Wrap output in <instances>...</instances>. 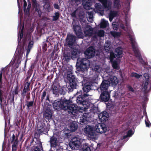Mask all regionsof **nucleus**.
<instances>
[{"mask_svg": "<svg viewBox=\"0 0 151 151\" xmlns=\"http://www.w3.org/2000/svg\"><path fill=\"white\" fill-rule=\"evenodd\" d=\"M78 51L77 50H73L71 53V58L72 59H74V58H76L78 56Z\"/></svg>", "mask_w": 151, "mask_h": 151, "instance_id": "obj_35", "label": "nucleus"}, {"mask_svg": "<svg viewBox=\"0 0 151 151\" xmlns=\"http://www.w3.org/2000/svg\"><path fill=\"white\" fill-rule=\"evenodd\" d=\"M83 30L84 35L86 37H90L91 36H94L93 28L88 25H86L85 27H83Z\"/></svg>", "mask_w": 151, "mask_h": 151, "instance_id": "obj_12", "label": "nucleus"}, {"mask_svg": "<svg viewBox=\"0 0 151 151\" xmlns=\"http://www.w3.org/2000/svg\"><path fill=\"white\" fill-rule=\"evenodd\" d=\"M103 80L101 83L99 88H98L97 90L100 89L101 92L109 91L108 90V88L110 84V81H107L105 78H103ZM110 92V91H109Z\"/></svg>", "mask_w": 151, "mask_h": 151, "instance_id": "obj_13", "label": "nucleus"}, {"mask_svg": "<svg viewBox=\"0 0 151 151\" xmlns=\"http://www.w3.org/2000/svg\"><path fill=\"white\" fill-rule=\"evenodd\" d=\"M109 23L107 21L105 20L104 19H101L100 24V27L101 28H104L108 26Z\"/></svg>", "mask_w": 151, "mask_h": 151, "instance_id": "obj_32", "label": "nucleus"}, {"mask_svg": "<svg viewBox=\"0 0 151 151\" xmlns=\"http://www.w3.org/2000/svg\"><path fill=\"white\" fill-rule=\"evenodd\" d=\"M64 58L65 60H66L67 62L69 61L71 58L70 54H68L67 55H65V56Z\"/></svg>", "mask_w": 151, "mask_h": 151, "instance_id": "obj_44", "label": "nucleus"}, {"mask_svg": "<svg viewBox=\"0 0 151 151\" xmlns=\"http://www.w3.org/2000/svg\"><path fill=\"white\" fill-rule=\"evenodd\" d=\"M54 7L55 9H59V7L58 4H54Z\"/></svg>", "mask_w": 151, "mask_h": 151, "instance_id": "obj_56", "label": "nucleus"}, {"mask_svg": "<svg viewBox=\"0 0 151 151\" xmlns=\"http://www.w3.org/2000/svg\"><path fill=\"white\" fill-rule=\"evenodd\" d=\"M81 151H91V150L90 147L85 145H83Z\"/></svg>", "mask_w": 151, "mask_h": 151, "instance_id": "obj_42", "label": "nucleus"}, {"mask_svg": "<svg viewBox=\"0 0 151 151\" xmlns=\"http://www.w3.org/2000/svg\"><path fill=\"white\" fill-rule=\"evenodd\" d=\"M76 41V37L73 35H68L66 39V41L69 46H72Z\"/></svg>", "mask_w": 151, "mask_h": 151, "instance_id": "obj_20", "label": "nucleus"}, {"mask_svg": "<svg viewBox=\"0 0 151 151\" xmlns=\"http://www.w3.org/2000/svg\"><path fill=\"white\" fill-rule=\"evenodd\" d=\"M134 134V132L131 130H130L128 132L127 135L123 136L122 139H125L127 138L131 137Z\"/></svg>", "mask_w": 151, "mask_h": 151, "instance_id": "obj_38", "label": "nucleus"}, {"mask_svg": "<svg viewBox=\"0 0 151 151\" xmlns=\"http://www.w3.org/2000/svg\"><path fill=\"white\" fill-rule=\"evenodd\" d=\"M69 130L72 132H74L77 128V124L74 122L70 123L69 125Z\"/></svg>", "mask_w": 151, "mask_h": 151, "instance_id": "obj_25", "label": "nucleus"}, {"mask_svg": "<svg viewBox=\"0 0 151 151\" xmlns=\"http://www.w3.org/2000/svg\"><path fill=\"white\" fill-rule=\"evenodd\" d=\"M24 0L23 9L24 11H25L27 6V3L25 0Z\"/></svg>", "mask_w": 151, "mask_h": 151, "instance_id": "obj_49", "label": "nucleus"}, {"mask_svg": "<svg viewBox=\"0 0 151 151\" xmlns=\"http://www.w3.org/2000/svg\"><path fill=\"white\" fill-rule=\"evenodd\" d=\"M120 0H114L113 6L114 8L119 9L121 7Z\"/></svg>", "mask_w": 151, "mask_h": 151, "instance_id": "obj_30", "label": "nucleus"}, {"mask_svg": "<svg viewBox=\"0 0 151 151\" xmlns=\"http://www.w3.org/2000/svg\"><path fill=\"white\" fill-rule=\"evenodd\" d=\"M130 1L131 0H127V7L125 8L124 10V12L125 15L124 21L126 27L122 23H121L119 24L117 22H113L112 23V26L114 30H117L118 29V26L119 25L121 28L126 32L129 38L135 56L138 59L139 62L143 65H144L146 63L142 58L137 43L135 41L134 33L131 29L129 24L130 16L128 14V12L129 11V4Z\"/></svg>", "mask_w": 151, "mask_h": 151, "instance_id": "obj_2", "label": "nucleus"}, {"mask_svg": "<svg viewBox=\"0 0 151 151\" xmlns=\"http://www.w3.org/2000/svg\"><path fill=\"white\" fill-rule=\"evenodd\" d=\"M52 89L53 92V93L55 94H57L58 92V88L55 86H53L52 87Z\"/></svg>", "mask_w": 151, "mask_h": 151, "instance_id": "obj_41", "label": "nucleus"}, {"mask_svg": "<svg viewBox=\"0 0 151 151\" xmlns=\"http://www.w3.org/2000/svg\"><path fill=\"white\" fill-rule=\"evenodd\" d=\"M81 91L80 90V91H79V92H77V93H76V95H77V94L78 95V94H81Z\"/></svg>", "mask_w": 151, "mask_h": 151, "instance_id": "obj_62", "label": "nucleus"}, {"mask_svg": "<svg viewBox=\"0 0 151 151\" xmlns=\"http://www.w3.org/2000/svg\"><path fill=\"white\" fill-rule=\"evenodd\" d=\"M6 145V143L4 142L2 145V151H3V150L5 149L4 146Z\"/></svg>", "mask_w": 151, "mask_h": 151, "instance_id": "obj_57", "label": "nucleus"}, {"mask_svg": "<svg viewBox=\"0 0 151 151\" xmlns=\"http://www.w3.org/2000/svg\"><path fill=\"white\" fill-rule=\"evenodd\" d=\"M32 2V5L34 7H36L37 6V3L36 0H31Z\"/></svg>", "mask_w": 151, "mask_h": 151, "instance_id": "obj_46", "label": "nucleus"}, {"mask_svg": "<svg viewBox=\"0 0 151 151\" xmlns=\"http://www.w3.org/2000/svg\"><path fill=\"white\" fill-rule=\"evenodd\" d=\"M76 11H74L71 14V15L72 17H75L76 16Z\"/></svg>", "mask_w": 151, "mask_h": 151, "instance_id": "obj_55", "label": "nucleus"}, {"mask_svg": "<svg viewBox=\"0 0 151 151\" xmlns=\"http://www.w3.org/2000/svg\"><path fill=\"white\" fill-rule=\"evenodd\" d=\"M42 149L41 143L38 144V146H36L34 150V151H41V150Z\"/></svg>", "mask_w": 151, "mask_h": 151, "instance_id": "obj_40", "label": "nucleus"}, {"mask_svg": "<svg viewBox=\"0 0 151 151\" xmlns=\"http://www.w3.org/2000/svg\"><path fill=\"white\" fill-rule=\"evenodd\" d=\"M101 93L100 98L102 101L104 102L107 101L110 98V91L101 92Z\"/></svg>", "mask_w": 151, "mask_h": 151, "instance_id": "obj_19", "label": "nucleus"}, {"mask_svg": "<svg viewBox=\"0 0 151 151\" xmlns=\"http://www.w3.org/2000/svg\"><path fill=\"white\" fill-rule=\"evenodd\" d=\"M95 127L92 125H88L84 129V132L90 139H96L98 134L94 132Z\"/></svg>", "mask_w": 151, "mask_h": 151, "instance_id": "obj_6", "label": "nucleus"}, {"mask_svg": "<svg viewBox=\"0 0 151 151\" xmlns=\"http://www.w3.org/2000/svg\"><path fill=\"white\" fill-rule=\"evenodd\" d=\"M120 141L121 140H119V141H118V142H120Z\"/></svg>", "mask_w": 151, "mask_h": 151, "instance_id": "obj_64", "label": "nucleus"}, {"mask_svg": "<svg viewBox=\"0 0 151 151\" xmlns=\"http://www.w3.org/2000/svg\"><path fill=\"white\" fill-rule=\"evenodd\" d=\"M127 88L130 91H131L132 92H133L134 91V89L133 88L130 86L128 85Z\"/></svg>", "mask_w": 151, "mask_h": 151, "instance_id": "obj_53", "label": "nucleus"}, {"mask_svg": "<svg viewBox=\"0 0 151 151\" xmlns=\"http://www.w3.org/2000/svg\"><path fill=\"white\" fill-rule=\"evenodd\" d=\"M34 8H35V11L37 12L39 17H40L42 14V12L40 9V8L38 7H37V5L36 7Z\"/></svg>", "mask_w": 151, "mask_h": 151, "instance_id": "obj_43", "label": "nucleus"}, {"mask_svg": "<svg viewBox=\"0 0 151 151\" xmlns=\"http://www.w3.org/2000/svg\"><path fill=\"white\" fill-rule=\"evenodd\" d=\"M56 131L54 132L52 136L50 137V144L51 147L55 148L59 147V143L58 142V139L60 136V133L59 132H56Z\"/></svg>", "mask_w": 151, "mask_h": 151, "instance_id": "obj_9", "label": "nucleus"}, {"mask_svg": "<svg viewBox=\"0 0 151 151\" xmlns=\"http://www.w3.org/2000/svg\"><path fill=\"white\" fill-rule=\"evenodd\" d=\"M22 0H17V3H18V7H19V10L20 9V3L21 2V1H22Z\"/></svg>", "mask_w": 151, "mask_h": 151, "instance_id": "obj_58", "label": "nucleus"}, {"mask_svg": "<svg viewBox=\"0 0 151 151\" xmlns=\"http://www.w3.org/2000/svg\"><path fill=\"white\" fill-rule=\"evenodd\" d=\"M70 69L67 72V78L69 81L70 87L68 88L69 91H72L73 89L76 88L77 86V80L74 75L71 72Z\"/></svg>", "mask_w": 151, "mask_h": 151, "instance_id": "obj_7", "label": "nucleus"}, {"mask_svg": "<svg viewBox=\"0 0 151 151\" xmlns=\"http://www.w3.org/2000/svg\"><path fill=\"white\" fill-rule=\"evenodd\" d=\"M104 32L102 30H99L97 33H96L94 35L93 37L94 38H96L97 36L99 37H103L104 36Z\"/></svg>", "mask_w": 151, "mask_h": 151, "instance_id": "obj_33", "label": "nucleus"}, {"mask_svg": "<svg viewBox=\"0 0 151 151\" xmlns=\"http://www.w3.org/2000/svg\"><path fill=\"white\" fill-rule=\"evenodd\" d=\"M77 65L78 67V70L80 72L86 71L89 68L90 62L86 58H78L77 59Z\"/></svg>", "mask_w": 151, "mask_h": 151, "instance_id": "obj_4", "label": "nucleus"}, {"mask_svg": "<svg viewBox=\"0 0 151 151\" xmlns=\"http://www.w3.org/2000/svg\"><path fill=\"white\" fill-rule=\"evenodd\" d=\"M147 100V97L146 96H145L144 98V100L145 101H146Z\"/></svg>", "mask_w": 151, "mask_h": 151, "instance_id": "obj_60", "label": "nucleus"}, {"mask_svg": "<svg viewBox=\"0 0 151 151\" xmlns=\"http://www.w3.org/2000/svg\"><path fill=\"white\" fill-rule=\"evenodd\" d=\"M47 130L45 128V127L43 125L38 128V132L39 134H41L44 131L46 132Z\"/></svg>", "mask_w": 151, "mask_h": 151, "instance_id": "obj_34", "label": "nucleus"}, {"mask_svg": "<svg viewBox=\"0 0 151 151\" xmlns=\"http://www.w3.org/2000/svg\"><path fill=\"white\" fill-rule=\"evenodd\" d=\"M130 76L132 77H135L137 79H139L142 76V75L139 74L137 73L134 72L132 73Z\"/></svg>", "mask_w": 151, "mask_h": 151, "instance_id": "obj_37", "label": "nucleus"}, {"mask_svg": "<svg viewBox=\"0 0 151 151\" xmlns=\"http://www.w3.org/2000/svg\"><path fill=\"white\" fill-rule=\"evenodd\" d=\"M85 140L83 138L78 137L73 138L69 144L70 148L73 150L78 148L82 142Z\"/></svg>", "mask_w": 151, "mask_h": 151, "instance_id": "obj_8", "label": "nucleus"}, {"mask_svg": "<svg viewBox=\"0 0 151 151\" xmlns=\"http://www.w3.org/2000/svg\"><path fill=\"white\" fill-rule=\"evenodd\" d=\"M145 121L146 127H149L150 126V122L149 121H148V119H147V120L145 119Z\"/></svg>", "mask_w": 151, "mask_h": 151, "instance_id": "obj_51", "label": "nucleus"}, {"mask_svg": "<svg viewBox=\"0 0 151 151\" xmlns=\"http://www.w3.org/2000/svg\"><path fill=\"white\" fill-rule=\"evenodd\" d=\"M82 4L85 9H88L91 5V0H82Z\"/></svg>", "mask_w": 151, "mask_h": 151, "instance_id": "obj_23", "label": "nucleus"}, {"mask_svg": "<svg viewBox=\"0 0 151 151\" xmlns=\"http://www.w3.org/2000/svg\"><path fill=\"white\" fill-rule=\"evenodd\" d=\"M109 59L112 63V66L116 70L119 68V65L118 62L115 60L113 61L114 59L115 58V55L112 51H110L109 52Z\"/></svg>", "mask_w": 151, "mask_h": 151, "instance_id": "obj_15", "label": "nucleus"}, {"mask_svg": "<svg viewBox=\"0 0 151 151\" xmlns=\"http://www.w3.org/2000/svg\"><path fill=\"white\" fill-rule=\"evenodd\" d=\"M93 11H88L87 12V19L88 21L90 22H92L93 21Z\"/></svg>", "mask_w": 151, "mask_h": 151, "instance_id": "obj_26", "label": "nucleus"}, {"mask_svg": "<svg viewBox=\"0 0 151 151\" xmlns=\"http://www.w3.org/2000/svg\"><path fill=\"white\" fill-rule=\"evenodd\" d=\"M115 53V55L117 58L122 57L123 53L122 49L120 47H118L116 49Z\"/></svg>", "mask_w": 151, "mask_h": 151, "instance_id": "obj_24", "label": "nucleus"}, {"mask_svg": "<svg viewBox=\"0 0 151 151\" xmlns=\"http://www.w3.org/2000/svg\"><path fill=\"white\" fill-rule=\"evenodd\" d=\"M24 25H22L21 22L19 23L18 29H19V32L18 34V45L16 49V53L18 52V62L21 61L20 59L22 58L24 50L26 51V57L27 60L28 56L32 49L33 45V42L31 41V36L29 34L25 35L23 32Z\"/></svg>", "mask_w": 151, "mask_h": 151, "instance_id": "obj_3", "label": "nucleus"}, {"mask_svg": "<svg viewBox=\"0 0 151 151\" xmlns=\"http://www.w3.org/2000/svg\"><path fill=\"white\" fill-rule=\"evenodd\" d=\"M76 102L78 104L82 106L78 107L75 104H70L69 100L64 99V100H55L53 105L54 109L59 110L61 109L67 111L69 114H72L76 117H78L81 113L86 111L88 108L86 105L85 97L83 95H79L76 99Z\"/></svg>", "mask_w": 151, "mask_h": 151, "instance_id": "obj_1", "label": "nucleus"}, {"mask_svg": "<svg viewBox=\"0 0 151 151\" xmlns=\"http://www.w3.org/2000/svg\"><path fill=\"white\" fill-rule=\"evenodd\" d=\"M118 12L116 11H111L109 14V20L110 22L112 21L114 18L117 15Z\"/></svg>", "mask_w": 151, "mask_h": 151, "instance_id": "obj_27", "label": "nucleus"}, {"mask_svg": "<svg viewBox=\"0 0 151 151\" xmlns=\"http://www.w3.org/2000/svg\"><path fill=\"white\" fill-rule=\"evenodd\" d=\"M91 85L90 83L87 82L85 83L83 87V90L84 92H88L91 89Z\"/></svg>", "mask_w": 151, "mask_h": 151, "instance_id": "obj_29", "label": "nucleus"}, {"mask_svg": "<svg viewBox=\"0 0 151 151\" xmlns=\"http://www.w3.org/2000/svg\"><path fill=\"white\" fill-rule=\"evenodd\" d=\"M106 80L110 81L113 86H115L117 85L119 82V80L117 77L114 76L110 75L108 73V77L105 78Z\"/></svg>", "mask_w": 151, "mask_h": 151, "instance_id": "obj_16", "label": "nucleus"}, {"mask_svg": "<svg viewBox=\"0 0 151 151\" xmlns=\"http://www.w3.org/2000/svg\"><path fill=\"white\" fill-rule=\"evenodd\" d=\"M111 49V45L110 44V42L106 41V42L105 43L104 46V49L107 52H108Z\"/></svg>", "mask_w": 151, "mask_h": 151, "instance_id": "obj_31", "label": "nucleus"}, {"mask_svg": "<svg viewBox=\"0 0 151 151\" xmlns=\"http://www.w3.org/2000/svg\"><path fill=\"white\" fill-rule=\"evenodd\" d=\"M111 35L114 38H118L120 36L121 34L120 32H117L114 31H111Z\"/></svg>", "mask_w": 151, "mask_h": 151, "instance_id": "obj_36", "label": "nucleus"}, {"mask_svg": "<svg viewBox=\"0 0 151 151\" xmlns=\"http://www.w3.org/2000/svg\"><path fill=\"white\" fill-rule=\"evenodd\" d=\"M84 54L88 58H90L94 56L95 55V51L94 47H90L84 52Z\"/></svg>", "mask_w": 151, "mask_h": 151, "instance_id": "obj_17", "label": "nucleus"}, {"mask_svg": "<svg viewBox=\"0 0 151 151\" xmlns=\"http://www.w3.org/2000/svg\"><path fill=\"white\" fill-rule=\"evenodd\" d=\"M91 114L90 113H84L82 116L80 117V122L82 125L87 124L90 120Z\"/></svg>", "mask_w": 151, "mask_h": 151, "instance_id": "obj_14", "label": "nucleus"}, {"mask_svg": "<svg viewBox=\"0 0 151 151\" xmlns=\"http://www.w3.org/2000/svg\"><path fill=\"white\" fill-rule=\"evenodd\" d=\"M18 144H12V151H16Z\"/></svg>", "mask_w": 151, "mask_h": 151, "instance_id": "obj_45", "label": "nucleus"}, {"mask_svg": "<svg viewBox=\"0 0 151 151\" xmlns=\"http://www.w3.org/2000/svg\"><path fill=\"white\" fill-rule=\"evenodd\" d=\"M46 95V92L45 91H44L43 92L42 95V96L41 97V99L42 101L44 99Z\"/></svg>", "mask_w": 151, "mask_h": 151, "instance_id": "obj_50", "label": "nucleus"}, {"mask_svg": "<svg viewBox=\"0 0 151 151\" xmlns=\"http://www.w3.org/2000/svg\"><path fill=\"white\" fill-rule=\"evenodd\" d=\"M60 93L61 94H64L65 93V91H64V89L61 88L60 90Z\"/></svg>", "mask_w": 151, "mask_h": 151, "instance_id": "obj_54", "label": "nucleus"}, {"mask_svg": "<svg viewBox=\"0 0 151 151\" xmlns=\"http://www.w3.org/2000/svg\"><path fill=\"white\" fill-rule=\"evenodd\" d=\"M76 1H79L80 0H75Z\"/></svg>", "mask_w": 151, "mask_h": 151, "instance_id": "obj_63", "label": "nucleus"}, {"mask_svg": "<svg viewBox=\"0 0 151 151\" xmlns=\"http://www.w3.org/2000/svg\"><path fill=\"white\" fill-rule=\"evenodd\" d=\"M109 117L108 114L106 111L100 113L99 115V117L101 122H104L107 120Z\"/></svg>", "mask_w": 151, "mask_h": 151, "instance_id": "obj_21", "label": "nucleus"}, {"mask_svg": "<svg viewBox=\"0 0 151 151\" xmlns=\"http://www.w3.org/2000/svg\"><path fill=\"white\" fill-rule=\"evenodd\" d=\"M26 93V91H24H24H23V92L22 93V95L23 96H25V93Z\"/></svg>", "mask_w": 151, "mask_h": 151, "instance_id": "obj_61", "label": "nucleus"}, {"mask_svg": "<svg viewBox=\"0 0 151 151\" xmlns=\"http://www.w3.org/2000/svg\"><path fill=\"white\" fill-rule=\"evenodd\" d=\"M18 136L17 134H16V135L14 134L12 135L11 139V143H12V144H18Z\"/></svg>", "mask_w": 151, "mask_h": 151, "instance_id": "obj_28", "label": "nucleus"}, {"mask_svg": "<svg viewBox=\"0 0 151 151\" xmlns=\"http://www.w3.org/2000/svg\"><path fill=\"white\" fill-rule=\"evenodd\" d=\"M99 75L96 74L95 75L93 78V81L94 82H96L98 80Z\"/></svg>", "mask_w": 151, "mask_h": 151, "instance_id": "obj_48", "label": "nucleus"}, {"mask_svg": "<svg viewBox=\"0 0 151 151\" xmlns=\"http://www.w3.org/2000/svg\"><path fill=\"white\" fill-rule=\"evenodd\" d=\"M31 5L30 2H29L28 6H27V8L26 9V11L27 12H29V9L31 7Z\"/></svg>", "mask_w": 151, "mask_h": 151, "instance_id": "obj_52", "label": "nucleus"}, {"mask_svg": "<svg viewBox=\"0 0 151 151\" xmlns=\"http://www.w3.org/2000/svg\"><path fill=\"white\" fill-rule=\"evenodd\" d=\"M93 70L96 72L100 73L103 78L108 77V73L106 71L105 69L102 68L101 65H96Z\"/></svg>", "mask_w": 151, "mask_h": 151, "instance_id": "obj_10", "label": "nucleus"}, {"mask_svg": "<svg viewBox=\"0 0 151 151\" xmlns=\"http://www.w3.org/2000/svg\"><path fill=\"white\" fill-rule=\"evenodd\" d=\"M33 103L34 102L33 101H31L28 102L27 104V106L28 108H29L30 107L32 106L33 105Z\"/></svg>", "mask_w": 151, "mask_h": 151, "instance_id": "obj_47", "label": "nucleus"}, {"mask_svg": "<svg viewBox=\"0 0 151 151\" xmlns=\"http://www.w3.org/2000/svg\"><path fill=\"white\" fill-rule=\"evenodd\" d=\"M102 4L103 6L99 3L95 4L96 9L99 12H102L104 10L107 11L110 9L111 8L112 2L107 0H98Z\"/></svg>", "mask_w": 151, "mask_h": 151, "instance_id": "obj_5", "label": "nucleus"}, {"mask_svg": "<svg viewBox=\"0 0 151 151\" xmlns=\"http://www.w3.org/2000/svg\"><path fill=\"white\" fill-rule=\"evenodd\" d=\"M52 114L51 110L47 108L44 113V116L47 119H49L51 118Z\"/></svg>", "mask_w": 151, "mask_h": 151, "instance_id": "obj_22", "label": "nucleus"}, {"mask_svg": "<svg viewBox=\"0 0 151 151\" xmlns=\"http://www.w3.org/2000/svg\"><path fill=\"white\" fill-rule=\"evenodd\" d=\"M60 14L58 12H56L55 13V15L53 16L52 20L55 21L57 20L59 17Z\"/></svg>", "mask_w": 151, "mask_h": 151, "instance_id": "obj_39", "label": "nucleus"}, {"mask_svg": "<svg viewBox=\"0 0 151 151\" xmlns=\"http://www.w3.org/2000/svg\"><path fill=\"white\" fill-rule=\"evenodd\" d=\"M14 93L15 94H17L18 93V91L17 88H16L14 91Z\"/></svg>", "mask_w": 151, "mask_h": 151, "instance_id": "obj_59", "label": "nucleus"}, {"mask_svg": "<svg viewBox=\"0 0 151 151\" xmlns=\"http://www.w3.org/2000/svg\"><path fill=\"white\" fill-rule=\"evenodd\" d=\"M73 29L76 35L79 38H83L84 37L81 27L78 25H73Z\"/></svg>", "mask_w": 151, "mask_h": 151, "instance_id": "obj_18", "label": "nucleus"}, {"mask_svg": "<svg viewBox=\"0 0 151 151\" xmlns=\"http://www.w3.org/2000/svg\"><path fill=\"white\" fill-rule=\"evenodd\" d=\"M95 130L96 132L102 134L105 133L107 130V129L104 124L99 123L95 125Z\"/></svg>", "mask_w": 151, "mask_h": 151, "instance_id": "obj_11", "label": "nucleus"}]
</instances>
